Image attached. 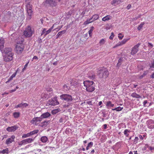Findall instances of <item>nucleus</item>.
<instances>
[{
  "mask_svg": "<svg viewBox=\"0 0 154 154\" xmlns=\"http://www.w3.org/2000/svg\"><path fill=\"white\" fill-rule=\"evenodd\" d=\"M98 75L100 78L106 79L109 75V72L107 69L104 68L100 69L97 72Z\"/></svg>",
  "mask_w": 154,
  "mask_h": 154,
  "instance_id": "nucleus-1",
  "label": "nucleus"
},
{
  "mask_svg": "<svg viewBox=\"0 0 154 154\" xmlns=\"http://www.w3.org/2000/svg\"><path fill=\"white\" fill-rule=\"evenodd\" d=\"M30 2L28 3L26 5V10L27 12L28 15H27V19L29 20L31 18L32 14V5L30 4Z\"/></svg>",
  "mask_w": 154,
  "mask_h": 154,
  "instance_id": "nucleus-2",
  "label": "nucleus"
},
{
  "mask_svg": "<svg viewBox=\"0 0 154 154\" xmlns=\"http://www.w3.org/2000/svg\"><path fill=\"white\" fill-rule=\"evenodd\" d=\"M33 33V31L32 30L30 26H28L26 28L23 32V35L26 37H31Z\"/></svg>",
  "mask_w": 154,
  "mask_h": 154,
  "instance_id": "nucleus-3",
  "label": "nucleus"
},
{
  "mask_svg": "<svg viewBox=\"0 0 154 154\" xmlns=\"http://www.w3.org/2000/svg\"><path fill=\"white\" fill-rule=\"evenodd\" d=\"M60 98L62 100H64L67 102H71L73 100L72 96L67 94H63L60 95Z\"/></svg>",
  "mask_w": 154,
  "mask_h": 154,
  "instance_id": "nucleus-4",
  "label": "nucleus"
},
{
  "mask_svg": "<svg viewBox=\"0 0 154 154\" xmlns=\"http://www.w3.org/2000/svg\"><path fill=\"white\" fill-rule=\"evenodd\" d=\"M34 140V139L32 138H29L24 139L21 141L19 142L18 143V145L20 146L22 145H25L27 143H32Z\"/></svg>",
  "mask_w": 154,
  "mask_h": 154,
  "instance_id": "nucleus-5",
  "label": "nucleus"
},
{
  "mask_svg": "<svg viewBox=\"0 0 154 154\" xmlns=\"http://www.w3.org/2000/svg\"><path fill=\"white\" fill-rule=\"evenodd\" d=\"M13 54H4L3 57L4 60L6 62H9L13 59Z\"/></svg>",
  "mask_w": 154,
  "mask_h": 154,
  "instance_id": "nucleus-6",
  "label": "nucleus"
},
{
  "mask_svg": "<svg viewBox=\"0 0 154 154\" xmlns=\"http://www.w3.org/2000/svg\"><path fill=\"white\" fill-rule=\"evenodd\" d=\"M24 49V47L23 45H17L15 48V51L16 53L18 54L22 53Z\"/></svg>",
  "mask_w": 154,
  "mask_h": 154,
  "instance_id": "nucleus-7",
  "label": "nucleus"
},
{
  "mask_svg": "<svg viewBox=\"0 0 154 154\" xmlns=\"http://www.w3.org/2000/svg\"><path fill=\"white\" fill-rule=\"evenodd\" d=\"M48 103L49 105L55 106L59 104V102L57 101V97H55L53 99L50 100L48 102Z\"/></svg>",
  "mask_w": 154,
  "mask_h": 154,
  "instance_id": "nucleus-8",
  "label": "nucleus"
},
{
  "mask_svg": "<svg viewBox=\"0 0 154 154\" xmlns=\"http://www.w3.org/2000/svg\"><path fill=\"white\" fill-rule=\"evenodd\" d=\"M60 0H46V4H49L52 7L55 6L57 4V2H59Z\"/></svg>",
  "mask_w": 154,
  "mask_h": 154,
  "instance_id": "nucleus-9",
  "label": "nucleus"
},
{
  "mask_svg": "<svg viewBox=\"0 0 154 154\" xmlns=\"http://www.w3.org/2000/svg\"><path fill=\"white\" fill-rule=\"evenodd\" d=\"M42 120L41 117H36L34 118L31 121V123L35 125L39 124L41 121Z\"/></svg>",
  "mask_w": 154,
  "mask_h": 154,
  "instance_id": "nucleus-10",
  "label": "nucleus"
},
{
  "mask_svg": "<svg viewBox=\"0 0 154 154\" xmlns=\"http://www.w3.org/2000/svg\"><path fill=\"white\" fill-rule=\"evenodd\" d=\"M140 44H137L135 45L132 48L131 54L133 55L135 54L138 51V47L139 46Z\"/></svg>",
  "mask_w": 154,
  "mask_h": 154,
  "instance_id": "nucleus-11",
  "label": "nucleus"
},
{
  "mask_svg": "<svg viewBox=\"0 0 154 154\" xmlns=\"http://www.w3.org/2000/svg\"><path fill=\"white\" fill-rule=\"evenodd\" d=\"M148 127L150 129L154 128V121L151 119H149L147 122Z\"/></svg>",
  "mask_w": 154,
  "mask_h": 154,
  "instance_id": "nucleus-12",
  "label": "nucleus"
},
{
  "mask_svg": "<svg viewBox=\"0 0 154 154\" xmlns=\"http://www.w3.org/2000/svg\"><path fill=\"white\" fill-rule=\"evenodd\" d=\"M15 138V136L14 135H12L10 138H8L6 141V144L8 145L14 141Z\"/></svg>",
  "mask_w": 154,
  "mask_h": 154,
  "instance_id": "nucleus-13",
  "label": "nucleus"
},
{
  "mask_svg": "<svg viewBox=\"0 0 154 154\" xmlns=\"http://www.w3.org/2000/svg\"><path fill=\"white\" fill-rule=\"evenodd\" d=\"M83 84L84 86L87 88V87H88L94 84V82L92 81H86L83 82Z\"/></svg>",
  "mask_w": 154,
  "mask_h": 154,
  "instance_id": "nucleus-14",
  "label": "nucleus"
},
{
  "mask_svg": "<svg viewBox=\"0 0 154 154\" xmlns=\"http://www.w3.org/2000/svg\"><path fill=\"white\" fill-rule=\"evenodd\" d=\"M18 128L17 126H14L11 127H9L6 128V130L9 132L15 131Z\"/></svg>",
  "mask_w": 154,
  "mask_h": 154,
  "instance_id": "nucleus-15",
  "label": "nucleus"
},
{
  "mask_svg": "<svg viewBox=\"0 0 154 154\" xmlns=\"http://www.w3.org/2000/svg\"><path fill=\"white\" fill-rule=\"evenodd\" d=\"M28 106V104L27 103H22L20 104H18L15 107V108L17 109L19 107L21 108H23L24 107Z\"/></svg>",
  "mask_w": 154,
  "mask_h": 154,
  "instance_id": "nucleus-16",
  "label": "nucleus"
},
{
  "mask_svg": "<svg viewBox=\"0 0 154 154\" xmlns=\"http://www.w3.org/2000/svg\"><path fill=\"white\" fill-rule=\"evenodd\" d=\"M4 54H13L12 52L11 48H5L4 50Z\"/></svg>",
  "mask_w": 154,
  "mask_h": 154,
  "instance_id": "nucleus-17",
  "label": "nucleus"
},
{
  "mask_svg": "<svg viewBox=\"0 0 154 154\" xmlns=\"http://www.w3.org/2000/svg\"><path fill=\"white\" fill-rule=\"evenodd\" d=\"M59 23L58 22H56L47 31H46L45 32V35H44L45 36L46 35H47V34H48L49 33H50L51 32V31L52 29H53V28L55 27V25H57Z\"/></svg>",
  "mask_w": 154,
  "mask_h": 154,
  "instance_id": "nucleus-18",
  "label": "nucleus"
},
{
  "mask_svg": "<svg viewBox=\"0 0 154 154\" xmlns=\"http://www.w3.org/2000/svg\"><path fill=\"white\" fill-rule=\"evenodd\" d=\"M95 88L94 84L86 88V90L87 91L89 92H92L94 91Z\"/></svg>",
  "mask_w": 154,
  "mask_h": 154,
  "instance_id": "nucleus-19",
  "label": "nucleus"
},
{
  "mask_svg": "<svg viewBox=\"0 0 154 154\" xmlns=\"http://www.w3.org/2000/svg\"><path fill=\"white\" fill-rule=\"evenodd\" d=\"M50 116L51 114L49 113L46 112L42 114L40 117L42 120V119L47 118Z\"/></svg>",
  "mask_w": 154,
  "mask_h": 154,
  "instance_id": "nucleus-20",
  "label": "nucleus"
},
{
  "mask_svg": "<svg viewBox=\"0 0 154 154\" xmlns=\"http://www.w3.org/2000/svg\"><path fill=\"white\" fill-rule=\"evenodd\" d=\"M4 40L3 38H0V50H1L4 47Z\"/></svg>",
  "mask_w": 154,
  "mask_h": 154,
  "instance_id": "nucleus-21",
  "label": "nucleus"
},
{
  "mask_svg": "<svg viewBox=\"0 0 154 154\" xmlns=\"http://www.w3.org/2000/svg\"><path fill=\"white\" fill-rule=\"evenodd\" d=\"M112 16L109 15H107L103 17L102 20L104 21H106L111 19Z\"/></svg>",
  "mask_w": 154,
  "mask_h": 154,
  "instance_id": "nucleus-22",
  "label": "nucleus"
},
{
  "mask_svg": "<svg viewBox=\"0 0 154 154\" xmlns=\"http://www.w3.org/2000/svg\"><path fill=\"white\" fill-rule=\"evenodd\" d=\"M24 41V39L22 38H18V39H17L16 40V43L17 45H21L23 43V42Z\"/></svg>",
  "mask_w": 154,
  "mask_h": 154,
  "instance_id": "nucleus-23",
  "label": "nucleus"
},
{
  "mask_svg": "<svg viewBox=\"0 0 154 154\" xmlns=\"http://www.w3.org/2000/svg\"><path fill=\"white\" fill-rule=\"evenodd\" d=\"M40 140L43 143H45L48 141V139L46 136H42Z\"/></svg>",
  "mask_w": 154,
  "mask_h": 154,
  "instance_id": "nucleus-24",
  "label": "nucleus"
},
{
  "mask_svg": "<svg viewBox=\"0 0 154 154\" xmlns=\"http://www.w3.org/2000/svg\"><path fill=\"white\" fill-rule=\"evenodd\" d=\"M123 2V0H113L112 2V5H116L120 4Z\"/></svg>",
  "mask_w": 154,
  "mask_h": 154,
  "instance_id": "nucleus-25",
  "label": "nucleus"
},
{
  "mask_svg": "<svg viewBox=\"0 0 154 154\" xmlns=\"http://www.w3.org/2000/svg\"><path fill=\"white\" fill-rule=\"evenodd\" d=\"M114 105V104L112 103V102L110 101H107L106 104V106L108 108L112 107H113Z\"/></svg>",
  "mask_w": 154,
  "mask_h": 154,
  "instance_id": "nucleus-26",
  "label": "nucleus"
},
{
  "mask_svg": "<svg viewBox=\"0 0 154 154\" xmlns=\"http://www.w3.org/2000/svg\"><path fill=\"white\" fill-rule=\"evenodd\" d=\"M92 20V18H91V17L90 18L88 19L86 21L84 22V24L86 25L93 22V21Z\"/></svg>",
  "mask_w": 154,
  "mask_h": 154,
  "instance_id": "nucleus-27",
  "label": "nucleus"
},
{
  "mask_svg": "<svg viewBox=\"0 0 154 154\" xmlns=\"http://www.w3.org/2000/svg\"><path fill=\"white\" fill-rule=\"evenodd\" d=\"M131 96L133 97H135L137 98H141V97L140 96L135 93H132L131 94Z\"/></svg>",
  "mask_w": 154,
  "mask_h": 154,
  "instance_id": "nucleus-28",
  "label": "nucleus"
},
{
  "mask_svg": "<svg viewBox=\"0 0 154 154\" xmlns=\"http://www.w3.org/2000/svg\"><path fill=\"white\" fill-rule=\"evenodd\" d=\"M48 122L46 121H44L43 122L41 123L40 125H39L41 127H46L48 125Z\"/></svg>",
  "mask_w": 154,
  "mask_h": 154,
  "instance_id": "nucleus-29",
  "label": "nucleus"
},
{
  "mask_svg": "<svg viewBox=\"0 0 154 154\" xmlns=\"http://www.w3.org/2000/svg\"><path fill=\"white\" fill-rule=\"evenodd\" d=\"M13 116L15 118H18L20 116V113L19 112H14L13 113Z\"/></svg>",
  "mask_w": 154,
  "mask_h": 154,
  "instance_id": "nucleus-30",
  "label": "nucleus"
},
{
  "mask_svg": "<svg viewBox=\"0 0 154 154\" xmlns=\"http://www.w3.org/2000/svg\"><path fill=\"white\" fill-rule=\"evenodd\" d=\"M99 16L98 14H94L93 15L91 18H92V19H93L92 20L93 21L98 19L99 18Z\"/></svg>",
  "mask_w": 154,
  "mask_h": 154,
  "instance_id": "nucleus-31",
  "label": "nucleus"
},
{
  "mask_svg": "<svg viewBox=\"0 0 154 154\" xmlns=\"http://www.w3.org/2000/svg\"><path fill=\"white\" fill-rule=\"evenodd\" d=\"M60 109H57L52 110L51 113L53 114H55L58 112H60Z\"/></svg>",
  "mask_w": 154,
  "mask_h": 154,
  "instance_id": "nucleus-32",
  "label": "nucleus"
},
{
  "mask_svg": "<svg viewBox=\"0 0 154 154\" xmlns=\"http://www.w3.org/2000/svg\"><path fill=\"white\" fill-rule=\"evenodd\" d=\"M93 144V143L92 142H90L89 143H88V146H87L86 148V149L88 150L90 148H91Z\"/></svg>",
  "mask_w": 154,
  "mask_h": 154,
  "instance_id": "nucleus-33",
  "label": "nucleus"
},
{
  "mask_svg": "<svg viewBox=\"0 0 154 154\" xmlns=\"http://www.w3.org/2000/svg\"><path fill=\"white\" fill-rule=\"evenodd\" d=\"M94 28L93 26H91L90 29L88 31V33L90 37H91L92 35V32L94 29Z\"/></svg>",
  "mask_w": 154,
  "mask_h": 154,
  "instance_id": "nucleus-34",
  "label": "nucleus"
},
{
  "mask_svg": "<svg viewBox=\"0 0 154 154\" xmlns=\"http://www.w3.org/2000/svg\"><path fill=\"white\" fill-rule=\"evenodd\" d=\"M130 132V131L128 129H125L124 131V134L126 137H128L129 135L128 133Z\"/></svg>",
  "mask_w": 154,
  "mask_h": 154,
  "instance_id": "nucleus-35",
  "label": "nucleus"
},
{
  "mask_svg": "<svg viewBox=\"0 0 154 154\" xmlns=\"http://www.w3.org/2000/svg\"><path fill=\"white\" fill-rule=\"evenodd\" d=\"M66 32V30H63L57 33L58 37L61 36L63 34H64Z\"/></svg>",
  "mask_w": 154,
  "mask_h": 154,
  "instance_id": "nucleus-36",
  "label": "nucleus"
},
{
  "mask_svg": "<svg viewBox=\"0 0 154 154\" xmlns=\"http://www.w3.org/2000/svg\"><path fill=\"white\" fill-rule=\"evenodd\" d=\"M130 39V38H125L123 39V40L120 42V43H121L122 45L125 44V43L128 40H129Z\"/></svg>",
  "mask_w": 154,
  "mask_h": 154,
  "instance_id": "nucleus-37",
  "label": "nucleus"
},
{
  "mask_svg": "<svg viewBox=\"0 0 154 154\" xmlns=\"http://www.w3.org/2000/svg\"><path fill=\"white\" fill-rule=\"evenodd\" d=\"M123 109V107H121L120 106L116 107L114 109H112L113 110H116L117 111H119L122 110Z\"/></svg>",
  "mask_w": 154,
  "mask_h": 154,
  "instance_id": "nucleus-38",
  "label": "nucleus"
},
{
  "mask_svg": "<svg viewBox=\"0 0 154 154\" xmlns=\"http://www.w3.org/2000/svg\"><path fill=\"white\" fill-rule=\"evenodd\" d=\"M0 153H2L3 154L4 153H8V148H6L5 149H3L2 150L0 151Z\"/></svg>",
  "mask_w": 154,
  "mask_h": 154,
  "instance_id": "nucleus-39",
  "label": "nucleus"
},
{
  "mask_svg": "<svg viewBox=\"0 0 154 154\" xmlns=\"http://www.w3.org/2000/svg\"><path fill=\"white\" fill-rule=\"evenodd\" d=\"M30 136L29 133H28L26 134H24L22 136V138H26L29 137Z\"/></svg>",
  "mask_w": 154,
  "mask_h": 154,
  "instance_id": "nucleus-40",
  "label": "nucleus"
},
{
  "mask_svg": "<svg viewBox=\"0 0 154 154\" xmlns=\"http://www.w3.org/2000/svg\"><path fill=\"white\" fill-rule=\"evenodd\" d=\"M41 97L42 98H48V94H45V93H42Z\"/></svg>",
  "mask_w": 154,
  "mask_h": 154,
  "instance_id": "nucleus-41",
  "label": "nucleus"
},
{
  "mask_svg": "<svg viewBox=\"0 0 154 154\" xmlns=\"http://www.w3.org/2000/svg\"><path fill=\"white\" fill-rule=\"evenodd\" d=\"M38 131V130H35L29 133L30 134V136H31L32 135H33L37 133Z\"/></svg>",
  "mask_w": 154,
  "mask_h": 154,
  "instance_id": "nucleus-42",
  "label": "nucleus"
},
{
  "mask_svg": "<svg viewBox=\"0 0 154 154\" xmlns=\"http://www.w3.org/2000/svg\"><path fill=\"white\" fill-rule=\"evenodd\" d=\"M38 131V130H35L29 133L30 134V136H31L32 135H33L37 133Z\"/></svg>",
  "mask_w": 154,
  "mask_h": 154,
  "instance_id": "nucleus-43",
  "label": "nucleus"
},
{
  "mask_svg": "<svg viewBox=\"0 0 154 154\" xmlns=\"http://www.w3.org/2000/svg\"><path fill=\"white\" fill-rule=\"evenodd\" d=\"M17 71H16L12 75H11L10 76V77L9 79H10V80H11V81L13 79V78L17 74Z\"/></svg>",
  "mask_w": 154,
  "mask_h": 154,
  "instance_id": "nucleus-44",
  "label": "nucleus"
},
{
  "mask_svg": "<svg viewBox=\"0 0 154 154\" xmlns=\"http://www.w3.org/2000/svg\"><path fill=\"white\" fill-rule=\"evenodd\" d=\"M80 14L82 15V16L83 17L85 13V11L82 10H80L79 11Z\"/></svg>",
  "mask_w": 154,
  "mask_h": 154,
  "instance_id": "nucleus-45",
  "label": "nucleus"
},
{
  "mask_svg": "<svg viewBox=\"0 0 154 154\" xmlns=\"http://www.w3.org/2000/svg\"><path fill=\"white\" fill-rule=\"evenodd\" d=\"M106 42V41L104 39H102L99 42V44L100 45H103Z\"/></svg>",
  "mask_w": 154,
  "mask_h": 154,
  "instance_id": "nucleus-46",
  "label": "nucleus"
},
{
  "mask_svg": "<svg viewBox=\"0 0 154 154\" xmlns=\"http://www.w3.org/2000/svg\"><path fill=\"white\" fill-rule=\"evenodd\" d=\"M148 73V71L146 70L145 71H144L143 72V75H142L140 77L143 78L144 77V76L147 75V74Z\"/></svg>",
  "mask_w": 154,
  "mask_h": 154,
  "instance_id": "nucleus-47",
  "label": "nucleus"
},
{
  "mask_svg": "<svg viewBox=\"0 0 154 154\" xmlns=\"http://www.w3.org/2000/svg\"><path fill=\"white\" fill-rule=\"evenodd\" d=\"M144 22L142 23L138 26L137 29L138 30H140L143 27V26L144 25Z\"/></svg>",
  "mask_w": 154,
  "mask_h": 154,
  "instance_id": "nucleus-48",
  "label": "nucleus"
},
{
  "mask_svg": "<svg viewBox=\"0 0 154 154\" xmlns=\"http://www.w3.org/2000/svg\"><path fill=\"white\" fill-rule=\"evenodd\" d=\"M124 36V35H122L121 33H120L118 34V37L120 40L122 39Z\"/></svg>",
  "mask_w": 154,
  "mask_h": 154,
  "instance_id": "nucleus-49",
  "label": "nucleus"
},
{
  "mask_svg": "<svg viewBox=\"0 0 154 154\" xmlns=\"http://www.w3.org/2000/svg\"><path fill=\"white\" fill-rule=\"evenodd\" d=\"M138 140L139 138L138 137H135V138L134 140V144H136L137 143Z\"/></svg>",
  "mask_w": 154,
  "mask_h": 154,
  "instance_id": "nucleus-50",
  "label": "nucleus"
},
{
  "mask_svg": "<svg viewBox=\"0 0 154 154\" xmlns=\"http://www.w3.org/2000/svg\"><path fill=\"white\" fill-rule=\"evenodd\" d=\"M122 45L121 43H120V42H119L118 43H117L114 47L113 48H115L118 46Z\"/></svg>",
  "mask_w": 154,
  "mask_h": 154,
  "instance_id": "nucleus-51",
  "label": "nucleus"
},
{
  "mask_svg": "<svg viewBox=\"0 0 154 154\" xmlns=\"http://www.w3.org/2000/svg\"><path fill=\"white\" fill-rule=\"evenodd\" d=\"M114 33L113 32H112L111 33V35L109 37V39L110 40H112L113 39V37H114Z\"/></svg>",
  "mask_w": 154,
  "mask_h": 154,
  "instance_id": "nucleus-52",
  "label": "nucleus"
},
{
  "mask_svg": "<svg viewBox=\"0 0 154 154\" xmlns=\"http://www.w3.org/2000/svg\"><path fill=\"white\" fill-rule=\"evenodd\" d=\"M63 26H58L57 28H55L54 30L59 31L62 27Z\"/></svg>",
  "mask_w": 154,
  "mask_h": 154,
  "instance_id": "nucleus-53",
  "label": "nucleus"
},
{
  "mask_svg": "<svg viewBox=\"0 0 154 154\" xmlns=\"http://www.w3.org/2000/svg\"><path fill=\"white\" fill-rule=\"evenodd\" d=\"M146 137V135L145 134H143V136L140 135L139 136V138L141 140H143V138L145 137Z\"/></svg>",
  "mask_w": 154,
  "mask_h": 154,
  "instance_id": "nucleus-54",
  "label": "nucleus"
},
{
  "mask_svg": "<svg viewBox=\"0 0 154 154\" xmlns=\"http://www.w3.org/2000/svg\"><path fill=\"white\" fill-rule=\"evenodd\" d=\"M149 66L150 67H153L154 68V60H153L151 63L149 65Z\"/></svg>",
  "mask_w": 154,
  "mask_h": 154,
  "instance_id": "nucleus-55",
  "label": "nucleus"
},
{
  "mask_svg": "<svg viewBox=\"0 0 154 154\" xmlns=\"http://www.w3.org/2000/svg\"><path fill=\"white\" fill-rule=\"evenodd\" d=\"M46 31V29L45 28L43 29V30L42 31V32L41 35H42L44 34V35H45V33Z\"/></svg>",
  "mask_w": 154,
  "mask_h": 154,
  "instance_id": "nucleus-56",
  "label": "nucleus"
},
{
  "mask_svg": "<svg viewBox=\"0 0 154 154\" xmlns=\"http://www.w3.org/2000/svg\"><path fill=\"white\" fill-rule=\"evenodd\" d=\"M86 103L87 104H88L89 105H93V104L92 103V102L91 101L89 100V101H87Z\"/></svg>",
  "mask_w": 154,
  "mask_h": 154,
  "instance_id": "nucleus-57",
  "label": "nucleus"
},
{
  "mask_svg": "<svg viewBox=\"0 0 154 154\" xmlns=\"http://www.w3.org/2000/svg\"><path fill=\"white\" fill-rule=\"evenodd\" d=\"M137 86V85L132 84L131 85V86L132 88H136Z\"/></svg>",
  "mask_w": 154,
  "mask_h": 154,
  "instance_id": "nucleus-58",
  "label": "nucleus"
},
{
  "mask_svg": "<svg viewBox=\"0 0 154 154\" xmlns=\"http://www.w3.org/2000/svg\"><path fill=\"white\" fill-rule=\"evenodd\" d=\"M148 46L150 48H152L153 47L152 45L149 43H148Z\"/></svg>",
  "mask_w": 154,
  "mask_h": 154,
  "instance_id": "nucleus-59",
  "label": "nucleus"
},
{
  "mask_svg": "<svg viewBox=\"0 0 154 154\" xmlns=\"http://www.w3.org/2000/svg\"><path fill=\"white\" fill-rule=\"evenodd\" d=\"M149 148L152 151H153L154 150V147L151 146H149Z\"/></svg>",
  "mask_w": 154,
  "mask_h": 154,
  "instance_id": "nucleus-60",
  "label": "nucleus"
},
{
  "mask_svg": "<svg viewBox=\"0 0 154 154\" xmlns=\"http://www.w3.org/2000/svg\"><path fill=\"white\" fill-rule=\"evenodd\" d=\"M147 103V100H145L143 102V106L145 107L146 106V104Z\"/></svg>",
  "mask_w": 154,
  "mask_h": 154,
  "instance_id": "nucleus-61",
  "label": "nucleus"
},
{
  "mask_svg": "<svg viewBox=\"0 0 154 154\" xmlns=\"http://www.w3.org/2000/svg\"><path fill=\"white\" fill-rule=\"evenodd\" d=\"M59 122L60 123L63 122V119L62 118H61L59 119Z\"/></svg>",
  "mask_w": 154,
  "mask_h": 154,
  "instance_id": "nucleus-62",
  "label": "nucleus"
},
{
  "mask_svg": "<svg viewBox=\"0 0 154 154\" xmlns=\"http://www.w3.org/2000/svg\"><path fill=\"white\" fill-rule=\"evenodd\" d=\"M150 77L152 79H154V72L152 73L150 75Z\"/></svg>",
  "mask_w": 154,
  "mask_h": 154,
  "instance_id": "nucleus-63",
  "label": "nucleus"
},
{
  "mask_svg": "<svg viewBox=\"0 0 154 154\" xmlns=\"http://www.w3.org/2000/svg\"><path fill=\"white\" fill-rule=\"evenodd\" d=\"M131 5H128L127 7L126 8L127 9H129L131 8Z\"/></svg>",
  "mask_w": 154,
  "mask_h": 154,
  "instance_id": "nucleus-64",
  "label": "nucleus"
}]
</instances>
